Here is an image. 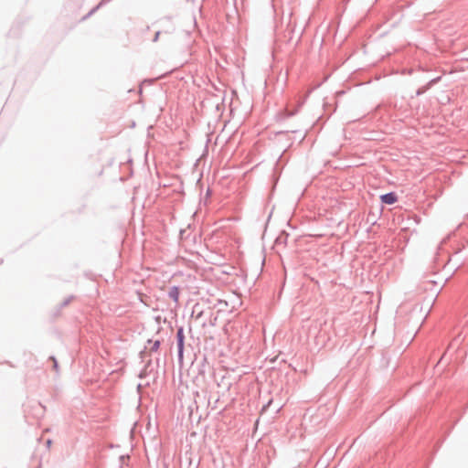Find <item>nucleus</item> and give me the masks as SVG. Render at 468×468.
<instances>
[{"label":"nucleus","instance_id":"f257e3e1","mask_svg":"<svg viewBox=\"0 0 468 468\" xmlns=\"http://www.w3.org/2000/svg\"><path fill=\"white\" fill-rule=\"evenodd\" d=\"M176 345H177V356H178V363H183V356H184V346H185V334H184V328L180 326L177 328L176 331Z\"/></svg>","mask_w":468,"mask_h":468},{"label":"nucleus","instance_id":"f03ea898","mask_svg":"<svg viewBox=\"0 0 468 468\" xmlns=\"http://www.w3.org/2000/svg\"><path fill=\"white\" fill-rule=\"evenodd\" d=\"M381 201L388 205H392L397 202L398 197L394 192H389L380 197Z\"/></svg>","mask_w":468,"mask_h":468},{"label":"nucleus","instance_id":"7ed1b4c3","mask_svg":"<svg viewBox=\"0 0 468 468\" xmlns=\"http://www.w3.org/2000/svg\"><path fill=\"white\" fill-rule=\"evenodd\" d=\"M168 297L177 303L179 299V287L172 286L168 291Z\"/></svg>","mask_w":468,"mask_h":468},{"label":"nucleus","instance_id":"20e7f679","mask_svg":"<svg viewBox=\"0 0 468 468\" xmlns=\"http://www.w3.org/2000/svg\"><path fill=\"white\" fill-rule=\"evenodd\" d=\"M147 344L149 346V349L151 352H156L160 347V341L159 340H152L149 339L147 341Z\"/></svg>","mask_w":468,"mask_h":468},{"label":"nucleus","instance_id":"39448f33","mask_svg":"<svg viewBox=\"0 0 468 468\" xmlns=\"http://www.w3.org/2000/svg\"><path fill=\"white\" fill-rule=\"evenodd\" d=\"M101 3H100L98 5H96L95 7H93L84 17L83 19H86L88 17H90L91 15H93L101 6Z\"/></svg>","mask_w":468,"mask_h":468},{"label":"nucleus","instance_id":"423d86ee","mask_svg":"<svg viewBox=\"0 0 468 468\" xmlns=\"http://www.w3.org/2000/svg\"><path fill=\"white\" fill-rule=\"evenodd\" d=\"M49 359L53 361V368L58 371V364L56 357L52 356L49 357Z\"/></svg>","mask_w":468,"mask_h":468},{"label":"nucleus","instance_id":"0eeeda50","mask_svg":"<svg viewBox=\"0 0 468 468\" xmlns=\"http://www.w3.org/2000/svg\"><path fill=\"white\" fill-rule=\"evenodd\" d=\"M73 299V296H69V298H67L62 303H61V306L64 307V306H67L70 301Z\"/></svg>","mask_w":468,"mask_h":468},{"label":"nucleus","instance_id":"6e6552de","mask_svg":"<svg viewBox=\"0 0 468 468\" xmlns=\"http://www.w3.org/2000/svg\"><path fill=\"white\" fill-rule=\"evenodd\" d=\"M161 32L160 31H157L154 35V37L153 39L154 42H156L159 38V36H160Z\"/></svg>","mask_w":468,"mask_h":468},{"label":"nucleus","instance_id":"1a4fd4ad","mask_svg":"<svg viewBox=\"0 0 468 468\" xmlns=\"http://www.w3.org/2000/svg\"><path fill=\"white\" fill-rule=\"evenodd\" d=\"M203 314V311H199L196 314V319H199Z\"/></svg>","mask_w":468,"mask_h":468},{"label":"nucleus","instance_id":"9d476101","mask_svg":"<svg viewBox=\"0 0 468 468\" xmlns=\"http://www.w3.org/2000/svg\"><path fill=\"white\" fill-rule=\"evenodd\" d=\"M439 78L438 79H433L431 80L430 82H429V86H431V84L433 83H436L438 81Z\"/></svg>","mask_w":468,"mask_h":468},{"label":"nucleus","instance_id":"9b49d317","mask_svg":"<svg viewBox=\"0 0 468 468\" xmlns=\"http://www.w3.org/2000/svg\"><path fill=\"white\" fill-rule=\"evenodd\" d=\"M423 92H424V90H420H420H417L416 94H417V96H420V94H422Z\"/></svg>","mask_w":468,"mask_h":468},{"label":"nucleus","instance_id":"f8f14e48","mask_svg":"<svg viewBox=\"0 0 468 468\" xmlns=\"http://www.w3.org/2000/svg\"><path fill=\"white\" fill-rule=\"evenodd\" d=\"M197 305H196V306L194 307V310H193V312H192V314H196V312H197Z\"/></svg>","mask_w":468,"mask_h":468},{"label":"nucleus","instance_id":"ddd939ff","mask_svg":"<svg viewBox=\"0 0 468 468\" xmlns=\"http://www.w3.org/2000/svg\"><path fill=\"white\" fill-rule=\"evenodd\" d=\"M50 444H51V440H48V441H47V445H48V447H49V446H50Z\"/></svg>","mask_w":468,"mask_h":468},{"label":"nucleus","instance_id":"4468645a","mask_svg":"<svg viewBox=\"0 0 468 468\" xmlns=\"http://www.w3.org/2000/svg\"><path fill=\"white\" fill-rule=\"evenodd\" d=\"M144 376V371H142L139 375L140 378H143Z\"/></svg>","mask_w":468,"mask_h":468}]
</instances>
